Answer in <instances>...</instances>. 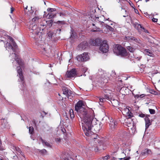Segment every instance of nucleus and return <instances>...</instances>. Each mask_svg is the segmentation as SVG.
Wrapping results in <instances>:
<instances>
[{"label":"nucleus","mask_w":160,"mask_h":160,"mask_svg":"<svg viewBox=\"0 0 160 160\" xmlns=\"http://www.w3.org/2000/svg\"><path fill=\"white\" fill-rule=\"evenodd\" d=\"M40 139L43 145H45L48 147H51V145L48 142H46L45 140L43 139L42 137H40Z\"/></svg>","instance_id":"nucleus-18"},{"label":"nucleus","mask_w":160,"mask_h":160,"mask_svg":"<svg viewBox=\"0 0 160 160\" xmlns=\"http://www.w3.org/2000/svg\"><path fill=\"white\" fill-rule=\"evenodd\" d=\"M104 96L105 100L107 99L108 100H110L111 98V94H106V95H104Z\"/></svg>","instance_id":"nucleus-28"},{"label":"nucleus","mask_w":160,"mask_h":160,"mask_svg":"<svg viewBox=\"0 0 160 160\" xmlns=\"http://www.w3.org/2000/svg\"><path fill=\"white\" fill-rule=\"evenodd\" d=\"M102 123H101L95 124L94 125L92 124V129L93 128L95 132H98L102 128Z\"/></svg>","instance_id":"nucleus-10"},{"label":"nucleus","mask_w":160,"mask_h":160,"mask_svg":"<svg viewBox=\"0 0 160 160\" xmlns=\"http://www.w3.org/2000/svg\"><path fill=\"white\" fill-rule=\"evenodd\" d=\"M149 111L151 114H154L155 113V111L154 109H149Z\"/></svg>","instance_id":"nucleus-42"},{"label":"nucleus","mask_w":160,"mask_h":160,"mask_svg":"<svg viewBox=\"0 0 160 160\" xmlns=\"http://www.w3.org/2000/svg\"><path fill=\"white\" fill-rule=\"evenodd\" d=\"M29 132L30 134H32L34 132V128L32 126L29 128Z\"/></svg>","instance_id":"nucleus-35"},{"label":"nucleus","mask_w":160,"mask_h":160,"mask_svg":"<svg viewBox=\"0 0 160 160\" xmlns=\"http://www.w3.org/2000/svg\"><path fill=\"white\" fill-rule=\"evenodd\" d=\"M62 89L63 91V93L64 94L69 95H70V94H71V93L69 92H71V91H69L67 87H63L62 88Z\"/></svg>","instance_id":"nucleus-17"},{"label":"nucleus","mask_w":160,"mask_h":160,"mask_svg":"<svg viewBox=\"0 0 160 160\" xmlns=\"http://www.w3.org/2000/svg\"><path fill=\"white\" fill-rule=\"evenodd\" d=\"M8 39H9L12 42L14 41V39L11 36H8Z\"/></svg>","instance_id":"nucleus-46"},{"label":"nucleus","mask_w":160,"mask_h":160,"mask_svg":"<svg viewBox=\"0 0 160 160\" xmlns=\"http://www.w3.org/2000/svg\"><path fill=\"white\" fill-rule=\"evenodd\" d=\"M105 27L106 28L109 30L110 31L113 32L114 30V29L113 28L111 27L110 26L108 25L107 24H105Z\"/></svg>","instance_id":"nucleus-30"},{"label":"nucleus","mask_w":160,"mask_h":160,"mask_svg":"<svg viewBox=\"0 0 160 160\" xmlns=\"http://www.w3.org/2000/svg\"><path fill=\"white\" fill-rule=\"evenodd\" d=\"M100 102L99 104L101 105H102V103L105 101V98H100L99 99Z\"/></svg>","instance_id":"nucleus-37"},{"label":"nucleus","mask_w":160,"mask_h":160,"mask_svg":"<svg viewBox=\"0 0 160 160\" xmlns=\"http://www.w3.org/2000/svg\"><path fill=\"white\" fill-rule=\"evenodd\" d=\"M91 150H94L95 152H98L99 150H101V149H100L97 146L96 148H92L91 149Z\"/></svg>","instance_id":"nucleus-39"},{"label":"nucleus","mask_w":160,"mask_h":160,"mask_svg":"<svg viewBox=\"0 0 160 160\" xmlns=\"http://www.w3.org/2000/svg\"><path fill=\"white\" fill-rule=\"evenodd\" d=\"M17 72L18 74L20 75H21L22 74V70L21 67L18 66L17 67Z\"/></svg>","instance_id":"nucleus-26"},{"label":"nucleus","mask_w":160,"mask_h":160,"mask_svg":"<svg viewBox=\"0 0 160 160\" xmlns=\"http://www.w3.org/2000/svg\"><path fill=\"white\" fill-rule=\"evenodd\" d=\"M111 160H118L117 158L113 157V158H112V159Z\"/></svg>","instance_id":"nucleus-60"},{"label":"nucleus","mask_w":160,"mask_h":160,"mask_svg":"<svg viewBox=\"0 0 160 160\" xmlns=\"http://www.w3.org/2000/svg\"><path fill=\"white\" fill-rule=\"evenodd\" d=\"M130 158V157H128V158H119L120 159H123V160H129Z\"/></svg>","instance_id":"nucleus-49"},{"label":"nucleus","mask_w":160,"mask_h":160,"mask_svg":"<svg viewBox=\"0 0 160 160\" xmlns=\"http://www.w3.org/2000/svg\"><path fill=\"white\" fill-rule=\"evenodd\" d=\"M90 43L93 46H100L102 44V42L100 39L97 38L95 40H92L90 42Z\"/></svg>","instance_id":"nucleus-11"},{"label":"nucleus","mask_w":160,"mask_h":160,"mask_svg":"<svg viewBox=\"0 0 160 160\" xmlns=\"http://www.w3.org/2000/svg\"><path fill=\"white\" fill-rule=\"evenodd\" d=\"M145 96L144 95V94H141L140 95V97L141 98H143V97H144V96Z\"/></svg>","instance_id":"nucleus-57"},{"label":"nucleus","mask_w":160,"mask_h":160,"mask_svg":"<svg viewBox=\"0 0 160 160\" xmlns=\"http://www.w3.org/2000/svg\"><path fill=\"white\" fill-rule=\"evenodd\" d=\"M149 92L152 94L155 95H157L158 94V93L157 92L155 91L153 89L150 90Z\"/></svg>","instance_id":"nucleus-32"},{"label":"nucleus","mask_w":160,"mask_h":160,"mask_svg":"<svg viewBox=\"0 0 160 160\" xmlns=\"http://www.w3.org/2000/svg\"><path fill=\"white\" fill-rule=\"evenodd\" d=\"M96 30V32L100 31V28H97Z\"/></svg>","instance_id":"nucleus-61"},{"label":"nucleus","mask_w":160,"mask_h":160,"mask_svg":"<svg viewBox=\"0 0 160 160\" xmlns=\"http://www.w3.org/2000/svg\"><path fill=\"white\" fill-rule=\"evenodd\" d=\"M92 134L89 135V136H87L88 137H91V138H92V139H98V138H99L97 134H94V132H92Z\"/></svg>","instance_id":"nucleus-21"},{"label":"nucleus","mask_w":160,"mask_h":160,"mask_svg":"<svg viewBox=\"0 0 160 160\" xmlns=\"http://www.w3.org/2000/svg\"><path fill=\"white\" fill-rule=\"evenodd\" d=\"M113 52L118 56L128 58L129 57L130 54L128 52L126 49L119 44H117L113 49Z\"/></svg>","instance_id":"nucleus-2"},{"label":"nucleus","mask_w":160,"mask_h":160,"mask_svg":"<svg viewBox=\"0 0 160 160\" xmlns=\"http://www.w3.org/2000/svg\"><path fill=\"white\" fill-rule=\"evenodd\" d=\"M113 121V119L111 118L110 120V123H109V125L110 128L112 130L115 128V126H114V123Z\"/></svg>","instance_id":"nucleus-22"},{"label":"nucleus","mask_w":160,"mask_h":160,"mask_svg":"<svg viewBox=\"0 0 160 160\" xmlns=\"http://www.w3.org/2000/svg\"><path fill=\"white\" fill-rule=\"evenodd\" d=\"M59 14L60 16H65V14L62 12H60Z\"/></svg>","instance_id":"nucleus-54"},{"label":"nucleus","mask_w":160,"mask_h":160,"mask_svg":"<svg viewBox=\"0 0 160 160\" xmlns=\"http://www.w3.org/2000/svg\"><path fill=\"white\" fill-rule=\"evenodd\" d=\"M83 101H79L76 104L75 106V110L76 111L80 117H83V115H86L88 111L85 108L82 107L83 105Z\"/></svg>","instance_id":"nucleus-3"},{"label":"nucleus","mask_w":160,"mask_h":160,"mask_svg":"<svg viewBox=\"0 0 160 160\" xmlns=\"http://www.w3.org/2000/svg\"><path fill=\"white\" fill-rule=\"evenodd\" d=\"M138 26H140V27L143 30V31L145 32L146 33H149L148 31L145 28L143 27H142L141 24H138Z\"/></svg>","instance_id":"nucleus-31"},{"label":"nucleus","mask_w":160,"mask_h":160,"mask_svg":"<svg viewBox=\"0 0 160 160\" xmlns=\"http://www.w3.org/2000/svg\"><path fill=\"white\" fill-rule=\"evenodd\" d=\"M113 122L114 123V126H115V128H116V127L117 126V125L118 124V122L116 121V120L115 119H113Z\"/></svg>","instance_id":"nucleus-44"},{"label":"nucleus","mask_w":160,"mask_h":160,"mask_svg":"<svg viewBox=\"0 0 160 160\" xmlns=\"http://www.w3.org/2000/svg\"><path fill=\"white\" fill-rule=\"evenodd\" d=\"M32 122L33 123V124H34V125H35V126H36V122H35V119H33L32 121Z\"/></svg>","instance_id":"nucleus-53"},{"label":"nucleus","mask_w":160,"mask_h":160,"mask_svg":"<svg viewBox=\"0 0 160 160\" xmlns=\"http://www.w3.org/2000/svg\"><path fill=\"white\" fill-rule=\"evenodd\" d=\"M112 105L114 107L117 106L119 105V102L117 100L113 99L110 101Z\"/></svg>","instance_id":"nucleus-20"},{"label":"nucleus","mask_w":160,"mask_h":160,"mask_svg":"<svg viewBox=\"0 0 160 160\" xmlns=\"http://www.w3.org/2000/svg\"><path fill=\"white\" fill-rule=\"evenodd\" d=\"M110 158V156L109 155H107L104 157L103 158V159H108Z\"/></svg>","instance_id":"nucleus-48"},{"label":"nucleus","mask_w":160,"mask_h":160,"mask_svg":"<svg viewBox=\"0 0 160 160\" xmlns=\"http://www.w3.org/2000/svg\"><path fill=\"white\" fill-rule=\"evenodd\" d=\"M152 154L151 151L150 149H145L142 151L141 154L142 155L144 156H146L149 154Z\"/></svg>","instance_id":"nucleus-14"},{"label":"nucleus","mask_w":160,"mask_h":160,"mask_svg":"<svg viewBox=\"0 0 160 160\" xmlns=\"http://www.w3.org/2000/svg\"><path fill=\"white\" fill-rule=\"evenodd\" d=\"M13 61H14V60L16 61L17 63H18V64L19 65H20L21 64V60L19 59H18V58H16L15 59H14V60H12Z\"/></svg>","instance_id":"nucleus-40"},{"label":"nucleus","mask_w":160,"mask_h":160,"mask_svg":"<svg viewBox=\"0 0 160 160\" xmlns=\"http://www.w3.org/2000/svg\"><path fill=\"white\" fill-rule=\"evenodd\" d=\"M48 36L50 38H51L53 35V33L51 32H49L48 33Z\"/></svg>","instance_id":"nucleus-45"},{"label":"nucleus","mask_w":160,"mask_h":160,"mask_svg":"<svg viewBox=\"0 0 160 160\" xmlns=\"http://www.w3.org/2000/svg\"><path fill=\"white\" fill-rule=\"evenodd\" d=\"M66 75L68 78H71L76 76V71L75 69L73 68L70 71H68L66 73Z\"/></svg>","instance_id":"nucleus-7"},{"label":"nucleus","mask_w":160,"mask_h":160,"mask_svg":"<svg viewBox=\"0 0 160 160\" xmlns=\"http://www.w3.org/2000/svg\"><path fill=\"white\" fill-rule=\"evenodd\" d=\"M127 40L128 41L134 42L135 43H137L139 44L141 43V41L139 38H136L132 36L126 37Z\"/></svg>","instance_id":"nucleus-9"},{"label":"nucleus","mask_w":160,"mask_h":160,"mask_svg":"<svg viewBox=\"0 0 160 160\" xmlns=\"http://www.w3.org/2000/svg\"><path fill=\"white\" fill-rule=\"evenodd\" d=\"M144 53L148 55L150 57H154V55L152 52L149 49H145L144 50Z\"/></svg>","instance_id":"nucleus-16"},{"label":"nucleus","mask_w":160,"mask_h":160,"mask_svg":"<svg viewBox=\"0 0 160 160\" xmlns=\"http://www.w3.org/2000/svg\"><path fill=\"white\" fill-rule=\"evenodd\" d=\"M38 150L39 152L41 153L42 155H45L47 154V151L46 150L44 149L42 150L38 149Z\"/></svg>","instance_id":"nucleus-27"},{"label":"nucleus","mask_w":160,"mask_h":160,"mask_svg":"<svg viewBox=\"0 0 160 160\" xmlns=\"http://www.w3.org/2000/svg\"><path fill=\"white\" fill-rule=\"evenodd\" d=\"M145 116V115L142 113H141L139 115V116L141 118H143Z\"/></svg>","instance_id":"nucleus-50"},{"label":"nucleus","mask_w":160,"mask_h":160,"mask_svg":"<svg viewBox=\"0 0 160 160\" xmlns=\"http://www.w3.org/2000/svg\"><path fill=\"white\" fill-rule=\"evenodd\" d=\"M10 9H11V11H10L11 13H12L13 12L14 10V9L12 7Z\"/></svg>","instance_id":"nucleus-52"},{"label":"nucleus","mask_w":160,"mask_h":160,"mask_svg":"<svg viewBox=\"0 0 160 160\" xmlns=\"http://www.w3.org/2000/svg\"><path fill=\"white\" fill-rule=\"evenodd\" d=\"M12 43V45L10 43H8V42H7V43L8 44V48L11 49L13 52H16V49L18 48V46L14 41Z\"/></svg>","instance_id":"nucleus-12"},{"label":"nucleus","mask_w":160,"mask_h":160,"mask_svg":"<svg viewBox=\"0 0 160 160\" xmlns=\"http://www.w3.org/2000/svg\"><path fill=\"white\" fill-rule=\"evenodd\" d=\"M2 31H0V38L2 37V35H1L2 34Z\"/></svg>","instance_id":"nucleus-56"},{"label":"nucleus","mask_w":160,"mask_h":160,"mask_svg":"<svg viewBox=\"0 0 160 160\" xmlns=\"http://www.w3.org/2000/svg\"><path fill=\"white\" fill-rule=\"evenodd\" d=\"M99 123V121H98L97 120L96 121V123H94V124H93L94 125L95 124H96V123Z\"/></svg>","instance_id":"nucleus-62"},{"label":"nucleus","mask_w":160,"mask_h":160,"mask_svg":"<svg viewBox=\"0 0 160 160\" xmlns=\"http://www.w3.org/2000/svg\"><path fill=\"white\" fill-rule=\"evenodd\" d=\"M19 78L20 79L21 81L22 82V83L23 84L24 82V78L23 76V74L19 75Z\"/></svg>","instance_id":"nucleus-36"},{"label":"nucleus","mask_w":160,"mask_h":160,"mask_svg":"<svg viewBox=\"0 0 160 160\" xmlns=\"http://www.w3.org/2000/svg\"><path fill=\"white\" fill-rule=\"evenodd\" d=\"M12 148L14 150H16L18 153L21 154L22 152L21 149L19 148L12 145Z\"/></svg>","instance_id":"nucleus-25"},{"label":"nucleus","mask_w":160,"mask_h":160,"mask_svg":"<svg viewBox=\"0 0 160 160\" xmlns=\"http://www.w3.org/2000/svg\"><path fill=\"white\" fill-rule=\"evenodd\" d=\"M73 112V110H72V109H71V110H70V114H71V113L72 112Z\"/></svg>","instance_id":"nucleus-64"},{"label":"nucleus","mask_w":160,"mask_h":160,"mask_svg":"<svg viewBox=\"0 0 160 160\" xmlns=\"http://www.w3.org/2000/svg\"><path fill=\"white\" fill-rule=\"evenodd\" d=\"M91 31L93 32H96V30L92 29L91 30Z\"/></svg>","instance_id":"nucleus-63"},{"label":"nucleus","mask_w":160,"mask_h":160,"mask_svg":"<svg viewBox=\"0 0 160 160\" xmlns=\"http://www.w3.org/2000/svg\"><path fill=\"white\" fill-rule=\"evenodd\" d=\"M102 92L103 94L104 95H106V94H111V91L108 89H103Z\"/></svg>","instance_id":"nucleus-23"},{"label":"nucleus","mask_w":160,"mask_h":160,"mask_svg":"<svg viewBox=\"0 0 160 160\" xmlns=\"http://www.w3.org/2000/svg\"><path fill=\"white\" fill-rule=\"evenodd\" d=\"M55 141L56 142L59 143L61 142V139L60 138H57L55 139Z\"/></svg>","instance_id":"nucleus-47"},{"label":"nucleus","mask_w":160,"mask_h":160,"mask_svg":"<svg viewBox=\"0 0 160 160\" xmlns=\"http://www.w3.org/2000/svg\"><path fill=\"white\" fill-rule=\"evenodd\" d=\"M56 11V9L55 8H48L47 9V11L49 12H52Z\"/></svg>","instance_id":"nucleus-34"},{"label":"nucleus","mask_w":160,"mask_h":160,"mask_svg":"<svg viewBox=\"0 0 160 160\" xmlns=\"http://www.w3.org/2000/svg\"><path fill=\"white\" fill-rule=\"evenodd\" d=\"M33 25L31 26H30V28H32V29L33 30H35L36 28L38 27L37 25V24H33Z\"/></svg>","instance_id":"nucleus-38"},{"label":"nucleus","mask_w":160,"mask_h":160,"mask_svg":"<svg viewBox=\"0 0 160 160\" xmlns=\"http://www.w3.org/2000/svg\"><path fill=\"white\" fill-rule=\"evenodd\" d=\"M82 119V128L86 136H89L92 134V126L94 123H96V118H93L88 114L83 115V117H80Z\"/></svg>","instance_id":"nucleus-1"},{"label":"nucleus","mask_w":160,"mask_h":160,"mask_svg":"<svg viewBox=\"0 0 160 160\" xmlns=\"http://www.w3.org/2000/svg\"><path fill=\"white\" fill-rule=\"evenodd\" d=\"M127 49L131 52H133L135 49L131 46H128L126 47Z\"/></svg>","instance_id":"nucleus-24"},{"label":"nucleus","mask_w":160,"mask_h":160,"mask_svg":"<svg viewBox=\"0 0 160 160\" xmlns=\"http://www.w3.org/2000/svg\"><path fill=\"white\" fill-rule=\"evenodd\" d=\"M76 58L79 62H84L88 61L89 59V57L87 52H84L77 56Z\"/></svg>","instance_id":"nucleus-4"},{"label":"nucleus","mask_w":160,"mask_h":160,"mask_svg":"<svg viewBox=\"0 0 160 160\" xmlns=\"http://www.w3.org/2000/svg\"><path fill=\"white\" fill-rule=\"evenodd\" d=\"M34 17L32 19V21L33 22L32 25L33 24H37L39 22V20L41 18L40 16L38 15V11L36 10L34 13Z\"/></svg>","instance_id":"nucleus-8"},{"label":"nucleus","mask_w":160,"mask_h":160,"mask_svg":"<svg viewBox=\"0 0 160 160\" xmlns=\"http://www.w3.org/2000/svg\"><path fill=\"white\" fill-rule=\"evenodd\" d=\"M150 116V115H146L145 116V118H149V117Z\"/></svg>","instance_id":"nucleus-59"},{"label":"nucleus","mask_w":160,"mask_h":160,"mask_svg":"<svg viewBox=\"0 0 160 160\" xmlns=\"http://www.w3.org/2000/svg\"><path fill=\"white\" fill-rule=\"evenodd\" d=\"M62 160H69V159L67 158H62Z\"/></svg>","instance_id":"nucleus-55"},{"label":"nucleus","mask_w":160,"mask_h":160,"mask_svg":"<svg viewBox=\"0 0 160 160\" xmlns=\"http://www.w3.org/2000/svg\"><path fill=\"white\" fill-rule=\"evenodd\" d=\"M126 116L128 118H131L133 116V114L130 111L126 114Z\"/></svg>","instance_id":"nucleus-29"},{"label":"nucleus","mask_w":160,"mask_h":160,"mask_svg":"<svg viewBox=\"0 0 160 160\" xmlns=\"http://www.w3.org/2000/svg\"><path fill=\"white\" fill-rule=\"evenodd\" d=\"M152 22H156L158 21V19L157 18H152Z\"/></svg>","instance_id":"nucleus-51"},{"label":"nucleus","mask_w":160,"mask_h":160,"mask_svg":"<svg viewBox=\"0 0 160 160\" xmlns=\"http://www.w3.org/2000/svg\"><path fill=\"white\" fill-rule=\"evenodd\" d=\"M108 45L107 44V41H103L102 45L100 47V50L103 53H106L108 51Z\"/></svg>","instance_id":"nucleus-5"},{"label":"nucleus","mask_w":160,"mask_h":160,"mask_svg":"<svg viewBox=\"0 0 160 160\" xmlns=\"http://www.w3.org/2000/svg\"><path fill=\"white\" fill-rule=\"evenodd\" d=\"M70 116H71V118H73L74 117V115L73 114V113L72 114H70Z\"/></svg>","instance_id":"nucleus-58"},{"label":"nucleus","mask_w":160,"mask_h":160,"mask_svg":"<svg viewBox=\"0 0 160 160\" xmlns=\"http://www.w3.org/2000/svg\"><path fill=\"white\" fill-rule=\"evenodd\" d=\"M144 119L145 122V128L146 129H147L151 124L152 122L149 118H145Z\"/></svg>","instance_id":"nucleus-15"},{"label":"nucleus","mask_w":160,"mask_h":160,"mask_svg":"<svg viewBox=\"0 0 160 160\" xmlns=\"http://www.w3.org/2000/svg\"><path fill=\"white\" fill-rule=\"evenodd\" d=\"M110 75H111V76L113 78H116V73L114 71H112L111 72L110 74Z\"/></svg>","instance_id":"nucleus-41"},{"label":"nucleus","mask_w":160,"mask_h":160,"mask_svg":"<svg viewBox=\"0 0 160 160\" xmlns=\"http://www.w3.org/2000/svg\"><path fill=\"white\" fill-rule=\"evenodd\" d=\"M88 45V43L87 42L84 41L78 45V48L79 50H82V49H85Z\"/></svg>","instance_id":"nucleus-13"},{"label":"nucleus","mask_w":160,"mask_h":160,"mask_svg":"<svg viewBox=\"0 0 160 160\" xmlns=\"http://www.w3.org/2000/svg\"><path fill=\"white\" fill-rule=\"evenodd\" d=\"M47 25L49 26V27H51L53 23L55 24L56 26H58V25H63L65 24V22L64 21H58L57 22H54L53 20L51 19L47 22Z\"/></svg>","instance_id":"nucleus-6"},{"label":"nucleus","mask_w":160,"mask_h":160,"mask_svg":"<svg viewBox=\"0 0 160 160\" xmlns=\"http://www.w3.org/2000/svg\"><path fill=\"white\" fill-rule=\"evenodd\" d=\"M123 111L125 112L126 113V114L130 111L128 108H124Z\"/></svg>","instance_id":"nucleus-43"},{"label":"nucleus","mask_w":160,"mask_h":160,"mask_svg":"<svg viewBox=\"0 0 160 160\" xmlns=\"http://www.w3.org/2000/svg\"><path fill=\"white\" fill-rule=\"evenodd\" d=\"M17 55L15 53H12L10 54V57H11L12 59H15L17 57Z\"/></svg>","instance_id":"nucleus-33"},{"label":"nucleus","mask_w":160,"mask_h":160,"mask_svg":"<svg viewBox=\"0 0 160 160\" xmlns=\"http://www.w3.org/2000/svg\"><path fill=\"white\" fill-rule=\"evenodd\" d=\"M56 16V13H53L51 12H49L47 15V17L48 18H53Z\"/></svg>","instance_id":"nucleus-19"}]
</instances>
